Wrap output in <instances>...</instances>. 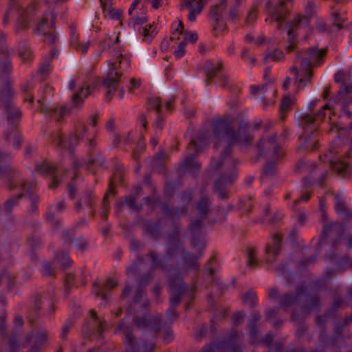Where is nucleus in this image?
<instances>
[{
    "instance_id": "1",
    "label": "nucleus",
    "mask_w": 352,
    "mask_h": 352,
    "mask_svg": "<svg viewBox=\"0 0 352 352\" xmlns=\"http://www.w3.org/2000/svg\"><path fill=\"white\" fill-rule=\"evenodd\" d=\"M211 133L201 131L199 136L192 139L188 149L192 150L193 153L188 155L179 165V173L186 171L193 173L201 168L199 162L195 161V157L201 151L211 140L215 147L218 148L223 142L227 143L219 161L212 158L210 167L220 170L221 175L214 182L213 190L217 192L221 199H228V188L237 178L236 164L238 160L231 155L232 146L239 144L243 148H248L252 144L254 137L250 133V124L248 122L241 120L235 129L234 119L230 115H224L211 120Z\"/></svg>"
},
{
    "instance_id": "2",
    "label": "nucleus",
    "mask_w": 352,
    "mask_h": 352,
    "mask_svg": "<svg viewBox=\"0 0 352 352\" xmlns=\"http://www.w3.org/2000/svg\"><path fill=\"white\" fill-rule=\"evenodd\" d=\"M327 52V48L318 49L316 47L297 51L296 59H301L300 69L294 65L291 67L290 72L294 75L298 89H303L310 83L313 76L312 67L323 64Z\"/></svg>"
},
{
    "instance_id": "3",
    "label": "nucleus",
    "mask_w": 352,
    "mask_h": 352,
    "mask_svg": "<svg viewBox=\"0 0 352 352\" xmlns=\"http://www.w3.org/2000/svg\"><path fill=\"white\" fill-rule=\"evenodd\" d=\"M12 156L10 153L0 151V176L8 179V188L10 190H17L19 193L9 198L4 204L6 212L11 213L14 206L25 195L28 182L23 179H17L19 173L12 166Z\"/></svg>"
},
{
    "instance_id": "4",
    "label": "nucleus",
    "mask_w": 352,
    "mask_h": 352,
    "mask_svg": "<svg viewBox=\"0 0 352 352\" xmlns=\"http://www.w3.org/2000/svg\"><path fill=\"white\" fill-rule=\"evenodd\" d=\"M325 117L322 111L316 113H303L300 117V125L303 129V134L300 137L302 145L309 151L315 150L318 145L319 126Z\"/></svg>"
},
{
    "instance_id": "5",
    "label": "nucleus",
    "mask_w": 352,
    "mask_h": 352,
    "mask_svg": "<svg viewBox=\"0 0 352 352\" xmlns=\"http://www.w3.org/2000/svg\"><path fill=\"white\" fill-rule=\"evenodd\" d=\"M4 118L3 137L6 141L13 138L12 145L19 149L22 145V138L19 131V125L22 118V111L14 104H6L3 107Z\"/></svg>"
},
{
    "instance_id": "6",
    "label": "nucleus",
    "mask_w": 352,
    "mask_h": 352,
    "mask_svg": "<svg viewBox=\"0 0 352 352\" xmlns=\"http://www.w3.org/2000/svg\"><path fill=\"white\" fill-rule=\"evenodd\" d=\"M195 210L198 219H192L190 229L192 233V245L193 248L204 249L205 244L202 239L196 236L201 231L204 226V220L206 219L208 214L212 210V201L207 196H203L196 204Z\"/></svg>"
},
{
    "instance_id": "7",
    "label": "nucleus",
    "mask_w": 352,
    "mask_h": 352,
    "mask_svg": "<svg viewBox=\"0 0 352 352\" xmlns=\"http://www.w3.org/2000/svg\"><path fill=\"white\" fill-rule=\"evenodd\" d=\"M112 69L109 70L107 76L103 79L102 84L107 89L105 99L110 102L112 98V93L114 92L118 85L122 76V72L130 66V60L128 58L120 54L117 60L111 63Z\"/></svg>"
},
{
    "instance_id": "8",
    "label": "nucleus",
    "mask_w": 352,
    "mask_h": 352,
    "mask_svg": "<svg viewBox=\"0 0 352 352\" xmlns=\"http://www.w3.org/2000/svg\"><path fill=\"white\" fill-rule=\"evenodd\" d=\"M294 0H277L273 3L268 0L265 3V8L269 14V18L265 21L278 23L277 29L281 28L282 24L285 22L293 8Z\"/></svg>"
},
{
    "instance_id": "9",
    "label": "nucleus",
    "mask_w": 352,
    "mask_h": 352,
    "mask_svg": "<svg viewBox=\"0 0 352 352\" xmlns=\"http://www.w3.org/2000/svg\"><path fill=\"white\" fill-rule=\"evenodd\" d=\"M117 332H122L124 334L123 340L126 352H153L155 349L153 343H144L140 346L134 340L132 335V329L124 322H120L116 329Z\"/></svg>"
},
{
    "instance_id": "10",
    "label": "nucleus",
    "mask_w": 352,
    "mask_h": 352,
    "mask_svg": "<svg viewBox=\"0 0 352 352\" xmlns=\"http://www.w3.org/2000/svg\"><path fill=\"white\" fill-rule=\"evenodd\" d=\"M56 19V16L54 12H45L34 30L35 34L45 36L44 41L48 44H53L56 40L54 32Z\"/></svg>"
},
{
    "instance_id": "11",
    "label": "nucleus",
    "mask_w": 352,
    "mask_h": 352,
    "mask_svg": "<svg viewBox=\"0 0 352 352\" xmlns=\"http://www.w3.org/2000/svg\"><path fill=\"white\" fill-rule=\"evenodd\" d=\"M238 338L237 331L232 329L228 340L205 345L202 347L200 352H241Z\"/></svg>"
},
{
    "instance_id": "12",
    "label": "nucleus",
    "mask_w": 352,
    "mask_h": 352,
    "mask_svg": "<svg viewBox=\"0 0 352 352\" xmlns=\"http://www.w3.org/2000/svg\"><path fill=\"white\" fill-rule=\"evenodd\" d=\"M305 292V287L303 285H298L296 293L285 294L279 296V292L276 287H272L267 289L268 299H279V307L287 309L296 305L301 295Z\"/></svg>"
},
{
    "instance_id": "13",
    "label": "nucleus",
    "mask_w": 352,
    "mask_h": 352,
    "mask_svg": "<svg viewBox=\"0 0 352 352\" xmlns=\"http://www.w3.org/2000/svg\"><path fill=\"white\" fill-rule=\"evenodd\" d=\"M192 191L190 190L184 191L179 194V201L184 205L181 208H174L170 207L166 204H162L161 206L162 213L171 221H175L176 219H179L182 215L188 216V205L192 200Z\"/></svg>"
},
{
    "instance_id": "14",
    "label": "nucleus",
    "mask_w": 352,
    "mask_h": 352,
    "mask_svg": "<svg viewBox=\"0 0 352 352\" xmlns=\"http://www.w3.org/2000/svg\"><path fill=\"white\" fill-rule=\"evenodd\" d=\"M223 67V61L219 60L214 63L212 60H207L205 63V70L206 72V82L208 84L214 82V78L218 81L214 82L218 83L222 88H228L230 85V79L226 75H219Z\"/></svg>"
},
{
    "instance_id": "15",
    "label": "nucleus",
    "mask_w": 352,
    "mask_h": 352,
    "mask_svg": "<svg viewBox=\"0 0 352 352\" xmlns=\"http://www.w3.org/2000/svg\"><path fill=\"white\" fill-rule=\"evenodd\" d=\"M38 103L40 104V111L56 122H61L65 117L71 115L74 108L72 104H59L54 107H50L45 104L44 98L38 99Z\"/></svg>"
},
{
    "instance_id": "16",
    "label": "nucleus",
    "mask_w": 352,
    "mask_h": 352,
    "mask_svg": "<svg viewBox=\"0 0 352 352\" xmlns=\"http://www.w3.org/2000/svg\"><path fill=\"white\" fill-rule=\"evenodd\" d=\"M89 314L91 322H87L82 328L85 339H89L94 333L95 329H97L99 338H103V333L107 328L104 318L99 317L94 309H91Z\"/></svg>"
},
{
    "instance_id": "17",
    "label": "nucleus",
    "mask_w": 352,
    "mask_h": 352,
    "mask_svg": "<svg viewBox=\"0 0 352 352\" xmlns=\"http://www.w3.org/2000/svg\"><path fill=\"white\" fill-rule=\"evenodd\" d=\"M169 286L171 290L170 297V307L176 308L182 300V296L185 292V283L180 275L170 276Z\"/></svg>"
},
{
    "instance_id": "18",
    "label": "nucleus",
    "mask_w": 352,
    "mask_h": 352,
    "mask_svg": "<svg viewBox=\"0 0 352 352\" xmlns=\"http://www.w3.org/2000/svg\"><path fill=\"white\" fill-rule=\"evenodd\" d=\"M257 148L258 156L266 155L270 151H272L273 157L275 159L278 160L283 157V153L276 143V135L261 139L257 143Z\"/></svg>"
},
{
    "instance_id": "19",
    "label": "nucleus",
    "mask_w": 352,
    "mask_h": 352,
    "mask_svg": "<svg viewBox=\"0 0 352 352\" xmlns=\"http://www.w3.org/2000/svg\"><path fill=\"white\" fill-rule=\"evenodd\" d=\"M250 89V93L252 95L261 94V99L263 102L264 109L274 103L276 90L272 84L270 83L263 85H252Z\"/></svg>"
},
{
    "instance_id": "20",
    "label": "nucleus",
    "mask_w": 352,
    "mask_h": 352,
    "mask_svg": "<svg viewBox=\"0 0 352 352\" xmlns=\"http://www.w3.org/2000/svg\"><path fill=\"white\" fill-rule=\"evenodd\" d=\"M282 240V234H274L272 237V243H266L264 257L266 263H272L276 261L281 250Z\"/></svg>"
},
{
    "instance_id": "21",
    "label": "nucleus",
    "mask_w": 352,
    "mask_h": 352,
    "mask_svg": "<svg viewBox=\"0 0 352 352\" xmlns=\"http://www.w3.org/2000/svg\"><path fill=\"white\" fill-rule=\"evenodd\" d=\"M6 35L0 30V70L2 76H6L12 70L8 47L6 45Z\"/></svg>"
},
{
    "instance_id": "22",
    "label": "nucleus",
    "mask_w": 352,
    "mask_h": 352,
    "mask_svg": "<svg viewBox=\"0 0 352 352\" xmlns=\"http://www.w3.org/2000/svg\"><path fill=\"white\" fill-rule=\"evenodd\" d=\"M36 169L41 174H49L51 175V183L49 184V188L51 189L56 188L61 183V179L58 177V170L56 166L47 161L36 166Z\"/></svg>"
},
{
    "instance_id": "23",
    "label": "nucleus",
    "mask_w": 352,
    "mask_h": 352,
    "mask_svg": "<svg viewBox=\"0 0 352 352\" xmlns=\"http://www.w3.org/2000/svg\"><path fill=\"white\" fill-rule=\"evenodd\" d=\"M133 322L139 329H146L151 327L155 333H159L162 327V317L157 316H149L148 318L136 316L133 318Z\"/></svg>"
},
{
    "instance_id": "24",
    "label": "nucleus",
    "mask_w": 352,
    "mask_h": 352,
    "mask_svg": "<svg viewBox=\"0 0 352 352\" xmlns=\"http://www.w3.org/2000/svg\"><path fill=\"white\" fill-rule=\"evenodd\" d=\"M82 203L89 208L90 215L94 217L96 214V196L91 190H84L81 197L76 202L74 208L78 213H80L82 210Z\"/></svg>"
},
{
    "instance_id": "25",
    "label": "nucleus",
    "mask_w": 352,
    "mask_h": 352,
    "mask_svg": "<svg viewBox=\"0 0 352 352\" xmlns=\"http://www.w3.org/2000/svg\"><path fill=\"white\" fill-rule=\"evenodd\" d=\"M91 88L87 82H84L79 89L72 97V104L78 110L83 107L85 100L91 94Z\"/></svg>"
},
{
    "instance_id": "26",
    "label": "nucleus",
    "mask_w": 352,
    "mask_h": 352,
    "mask_svg": "<svg viewBox=\"0 0 352 352\" xmlns=\"http://www.w3.org/2000/svg\"><path fill=\"white\" fill-rule=\"evenodd\" d=\"M96 297L107 300L112 289L117 286V282L112 278H108L105 283L100 285L98 282L93 284Z\"/></svg>"
},
{
    "instance_id": "27",
    "label": "nucleus",
    "mask_w": 352,
    "mask_h": 352,
    "mask_svg": "<svg viewBox=\"0 0 352 352\" xmlns=\"http://www.w3.org/2000/svg\"><path fill=\"white\" fill-rule=\"evenodd\" d=\"M87 144L89 147V160L88 164L90 166H96L104 168L105 160L100 153L95 148L96 142L94 138L88 139Z\"/></svg>"
},
{
    "instance_id": "28",
    "label": "nucleus",
    "mask_w": 352,
    "mask_h": 352,
    "mask_svg": "<svg viewBox=\"0 0 352 352\" xmlns=\"http://www.w3.org/2000/svg\"><path fill=\"white\" fill-rule=\"evenodd\" d=\"M309 19L308 17L301 15L296 16L289 23L287 30L289 43L295 42L296 36L295 30L300 28H305L308 25Z\"/></svg>"
},
{
    "instance_id": "29",
    "label": "nucleus",
    "mask_w": 352,
    "mask_h": 352,
    "mask_svg": "<svg viewBox=\"0 0 352 352\" xmlns=\"http://www.w3.org/2000/svg\"><path fill=\"white\" fill-rule=\"evenodd\" d=\"M25 197L30 201V214H38L39 197L36 193V186L33 182H28Z\"/></svg>"
},
{
    "instance_id": "30",
    "label": "nucleus",
    "mask_w": 352,
    "mask_h": 352,
    "mask_svg": "<svg viewBox=\"0 0 352 352\" xmlns=\"http://www.w3.org/2000/svg\"><path fill=\"white\" fill-rule=\"evenodd\" d=\"M58 50L52 48L50 50L49 55L44 58L43 61L40 65L38 69V74L42 76V80H45L46 76H47L52 69V67L51 65L52 60L54 57L58 56Z\"/></svg>"
},
{
    "instance_id": "31",
    "label": "nucleus",
    "mask_w": 352,
    "mask_h": 352,
    "mask_svg": "<svg viewBox=\"0 0 352 352\" xmlns=\"http://www.w3.org/2000/svg\"><path fill=\"white\" fill-rule=\"evenodd\" d=\"M184 5L189 10L188 19L190 21H195L197 15L199 14L203 8L202 0H183Z\"/></svg>"
},
{
    "instance_id": "32",
    "label": "nucleus",
    "mask_w": 352,
    "mask_h": 352,
    "mask_svg": "<svg viewBox=\"0 0 352 352\" xmlns=\"http://www.w3.org/2000/svg\"><path fill=\"white\" fill-rule=\"evenodd\" d=\"M69 34H70V40L69 45L71 47L74 48L78 52H80L82 54L87 53L88 48L89 47V42H87L84 45H80L79 42L78 34L76 33V28L74 25H70L69 26Z\"/></svg>"
},
{
    "instance_id": "33",
    "label": "nucleus",
    "mask_w": 352,
    "mask_h": 352,
    "mask_svg": "<svg viewBox=\"0 0 352 352\" xmlns=\"http://www.w3.org/2000/svg\"><path fill=\"white\" fill-rule=\"evenodd\" d=\"M182 254L183 255V260L185 263V270L186 271L189 270H199V264L197 262V260L199 258L202 256V254H200L199 256H196L184 249L182 250Z\"/></svg>"
},
{
    "instance_id": "34",
    "label": "nucleus",
    "mask_w": 352,
    "mask_h": 352,
    "mask_svg": "<svg viewBox=\"0 0 352 352\" xmlns=\"http://www.w3.org/2000/svg\"><path fill=\"white\" fill-rule=\"evenodd\" d=\"M42 305L41 294L38 293L34 294L30 300V307L28 312L29 317L31 318L32 320L38 316Z\"/></svg>"
},
{
    "instance_id": "35",
    "label": "nucleus",
    "mask_w": 352,
    "mask_h": 352,
    "mask_svg": "<svg viewBox=\"0 0 352 352\" xmlns=\"http://www.w3.org/2000/svg\"><path fill=\"white\" fill-rule=\"evenodd\" d=\"M116 194V191L113 189V182H111L109 185V188L103 197L100 208V217L105 221L107 219V215L110 209L109 196V195H115Z\"/></svg>"
},
{
    "instance_id": "36",
    "label": "nucleus",
    "mask_w": 352,
    "mask_h": 352,
    "mask_svg": "<svg viewBox=\"0 0 352 352\" xmlns=\"http://www.w3.org/2000/svg\"><path fill=\"white\" fill-rule=\"evenodd\" d=\"M148 256L151 259L152 269H160L164 272L168 270V267L166 262L168 258L166 256L161 257L157 255L155 251H151L148 253Z\"/></svg>"
},
{
    "instance_id": "37",
    "label": "nucleus",
    "mask_w": 352,
    "mask_h": 352,
    "mask_svg": "<svg viewBox=\"0 0 352 352\" xmlns=\"http://www.w3.org/2000/svg\"><path fill=\"white\" fill-rule=\"evenodd\" d=\"M15 283V277L9 272L4 270L0 273V289L10 291Z\"/></svg>"
},
{
    "instance_id": "38",
    "label": "nucleus",
    "mask_w": 352,
    "mask_h": 352,
    "mask_svg": "<svg viewBox=\"0 0 352 352\" xmlns=\"http://www.w3.org/2000/svg\"><path fill=\"white\" fill-rule=\"evenodd\" d=\"M227 7V0H219V2L210 8L209 15L212 21L223 19V12Z\"/></svg>"
},
{
    "instance_id": "39",
    "label": "nucleus",
    "mask_w": 352,
    "mask_h": 352,
    "mask_svg": "<svg viewBox=\"0 0 352 352\" xmlns=\"http://www.w3.org/2000/svg\"><path fill=\"white\" fill-rule=\"evenodd\" d=\"M17 52L19 56L23 61L29 60L32 57V52L29 43L27 41L19 42Z\"/></svg>"
},
{
    "instance_id": "40",
    "label": "nucleus",
    "mask_w": 352,
    "mask_h": 352,
    "mask_svg": "<svg viewBox=\"0 0 352 352\" xmlns=\"http://www.w3.org/2000/svg\"><path fill=\"white\" fill-rule=\"evenodd\" d=\"M138 32L142 37V41L148 43L153 40L157 33L156 26L154 24L140 27L138 29Z\"/></svg>"
},
{
    "instance_id": "41",
    "label": "nucleus",
    "mask_w": 352,
    "mask_h": 352,
    "mask_svg": "<svg viewBox=\"0 0 352 352\" xmlns=\"http://www.w3.org/2000/svg\"><path fill=\"white\" fill-rule=\"evenodd\" d=\"M348 78H351V80H352V69H350L349 71V72L346 74H344V72H338L334 75L335 82L337 83L340 82H342V87L338 93V100L344 99V97L348 95V94H345L342 96L340 95V93L342 91H344V82H345V81H346V79Z\"/></svg>"
},
{
    "instance_id": "42",
    "label": "nucleus",
    "mask_w": 352,
    "mask_h": 352,
    "mask_svg": "<svg viewBox=\"0 0 352 352\" xmlns=\"http://www.w3.org/2000/svg\"><path fill=\"white\" fill-rule=\"evenodd\" d=\"M170 246L166 250V257H173L175 255L179 248L180 240L179 239L178 232L172 234L168 239Z\"/></svg>"
},
{
    "instance_id": "43",
    "label": "nucleus",
    "mask_w": 352,
    "mask_h": 352,
    "mask_svg": "<svg viewBox=\"0 0 352 352\" xmlns=\"http://www.w3.org/2000/svg\"><path fill=\"white\" fill-rule=\"evenodd\" d=\"M82 224L87 225L85 219H82L80 222L77 223L75 227L70 229H65L62 231L61 237L65 243L72 245L76 239L74 238L75 235V230L76 228L80 226Z\"/></svg>"
},
{
    "instance_id": "44",
    "label": "nucleus",
    "mask_w": 352,
    "mask_h": 352,
    "mask_svg": "<svg viewBox=\"0 0 352 352\" xmlns=\"http://www.w3.org/2000/svg\"><path fill=\"white\" fill-rule=\"evenodd\" d=\"M333 23L329 27V33L338 32L344 28V23L346 19L340 15L338 12H334L331 14Z\"/></svg>"
},
{
    "instance_id": "45",
    "label": "nucleus",
    "mask_w": 352,
    "mask_h": 352,
    "mask_svg": "<svg viewBox=\"0 0 352 352\" xmlns=\"http://www.w3.org/2000/svg\"><path fill=\"white\" fill-rule=\"evenodd\" d=\"M160 222L147 221L144 223L143 228L145 232L152 237L157 239L160 234Z\"/></svg>"
},
{
    "instance_id": "46",
    "label": "nucleus",
    "mask_w": 352,
    "mask_h": 352,
    "mask_svg": "<svg viewBox=\"0 0 352 352\" xmlns=\"http://www.w3.org/2000/svg\"><path fill=\"white\" fill-rule=\"evenodd\" d=\"M164 152H159L153 157L151 162V168L153 170L162 173L165 170L164 164Z\"/></svg>"
},
{
    "instance_id": "47",
    "label": "nucleus",
    "mask_w": 352,
    "mask_h": 352,
    "mask_svg": "<svg viewBox=\"0 0 352 352\" xmlns=\"http://www.w3.org/2000/svg\"><path fill=\"white\" fill-rule=\"evenodd\" d=\"M320 305V300L318 296H310L307 302L302 307L304 314H309L311 311L318 309Z\"/></svg>"
},
{
    "instance_id": "48",
    "label": "nucleus",
    "mask_w": 352,
    "mask_h": 352,
    "mask_svg": "<svg viewBox=\"0 0 352 352\" xmlns=\"http://www.w3.org/2000/svg\"><path fill=\"white\" fill-rule=\"evenodd\" d=\"M247 256V265L252 269H254L259 264V261L257 258V250L254 247H248Z\"/></svg>"
},
{
    "instance_id": "49",
    "label": "nucleus",
    "mask_w": 352,
    "mask_h": 352,
    "mask_svg": "<svg viewBox=\"0 0 352 352\" xmlns=\"http://www.w3.org/2000/svg\"><path fill=\"white\" fill-rule=\"evenodd\" d=\"M49 331L46 327L39 328L35 333L34 342L39 345H45L48 342Z\"/></svg>"
},
{
    "instance_id": "50",
    "label": "nucleus",
    "mask_w": 352,
    "mask_h": 352,
    "mask_svg": "<svg viewBox=\"0 0 352 352\" xmlns=\"http://www.w3.org/2000/svg\"><path fill=\"white\" fill-rule=\"evenodd\" d=\"M34 84L32 82H27L21 85V88L23 94V100L28 101L30 104L33 103L34 97L32 95V91L34 88Z\"/></svg>"
},
{
    "instance_id": "51",
    "label": "nucleus",
    "mask_w": 352,
    "mask_h": 352,
    "mask_svg": "<svg viewBox=\"0 0 352 352\" xmlns=\"http://www.w3.org/2000/svg\"><path fill=\"white\" fill-rule=\"evenodd\" d=\"M54 207H50L45 214L46 221L51 224L54 228H59L61 226V221L56 216L53 211Z\"/></svg>"
},
{
    "instance_id": "52",
    "label": "nucleus",
    "mask_w": 352,
    "mask_h": 352,
    "mask_svg": "<svg viewBox=\"0 0 352 352\" xmlns=\"http://www.w3.org/2000/svg\"><path fill=\"white\" fill-rule=\"evenodd\" d=\"M28 24L27 12L25 10H21L16 23V32L18 33L21 30L27 29Z\"/></svg>"
},
{
    "instance_id": "53",
    "label": "nucleus",
    "mask_w": 352,
    "mask_h": 352,
    "mask_svg": "<svg viewBox=\"0 0 352 352\" xmlns=\"http://www.w3.org/2000/svg\"><path fill=\"white\" fill-rule=\"evenodd\" d=\"M352 162L346 160H338L331 162L332 169L337 171L338 173H344L348 171L349 166Z\"/></svg>"
},
{
    "instance_id": "54",
    "label": "nucleus",
    "mask_w": 352,
    "mask_h": 352,
    "mask_svg": "<svg viewBox=\"0 0 352 352\" xmlns=\"http://www.w3.org/2000/svg\"><path fill=\"white\" fill-rule=\"evenodd\" d=\"M242 301L244 304L249 305L250 307H255L258 304V298L255 292L248 291L242 297Z\"/></svg>"
},
{
    "instance_id": "55",
    "label": "nucleus",
    "mask_w": 352,
    "mask_h": 352,
    "mask_svg": "<svg viewBox=\"0 0 352 352\" xmlns=\"http://www.w3.org/2000/svg\"><path fill=\"white\" fill-rule=\"evenodd\" d=\"M51 142L58 148L64 149L66 148V144L63 141V134L60 131H56L50 136Z\"/></svg>"
},
{
    "instance_id": "56",
    "label": "nucleus",
    "mask_w": 352,
    "mask_h": 352,
    "mask_svg": "<svg viewBox=\"0 0 352 352\" xmlns=\"http://www.w3.org/2000/svg\"><path fill=\"white\" fill-rule=\"evenodd\" d=\"M55 260L61 262L65 268L71 266L72 263L69 252H57L55 255Z\"/></svg>"
},
{
    "instance_id": "57",
    "label": "nucleus",
    "mask_w": 352,
    "mask_h": 352,
    "mask_svg": "<svg viewBox=\"0 0 352 352\" xmlns=\"http://www.w3.org/2000/svg\"><path fill=\"white\" fill-rule=\"evenodd\" d=\"M276 173V166L274 162H269L263 168V175L261 180L265 177H272L275 175Z\"/></svg>"
},
{
    "instance_id": "58",
    "label": "nucleus",
    "mask_w": 352,
    "mask_h": 352,
    "mask_svg": "<svg viewBox=\"0 0 352 352\" xmlns=\"http://www.w3.org/2000/svg\"><path fill=\"white\" fill-rule=\"evenodd\" d=\"M227 30V25L223 19L213 21V32L215 36L222 34Z\"/></svg>"
},
{
    "instance_id": "59",
    "label": "nucleus",
    "mask_w": 352,
    "mask_h": 352,
    "mask_svg": "<svg viewBox=\"0 0 352 352\" xmlns=\"http://www.w3.org/2000/svg\"><path fill=\"white\" fill-rule=\"evenodd\" d=\"M342 104V113L346 116L348 118H352V112L350 111L348 109V106L350 103H352V95L351 96H346L344 97V99L340 100Z\"/></svg>"
},
{
    "instance_id": "60",
    "label": "nucleus",
    "mask_w": 352,
    "mask_h": 352,
    "mask_svg": "<svg viewBox=\"0 0 352 352\" xmlns=\"http://www.w3.org/2000/svg\"><path fill=\"white\" fill-rule=\"evenodd\" d=\"M148 111L151 109H155L157 111V113L161 112L162 107V101L161 99L158 97H152L148 100Z\"/></svg>"
},
{
    "instance_id": "61",
    "label": "nucleus",
    "mask_w": 352,
    "mask_h": 352,
    "mask_svg": "<svg viewBox=\"0 0 352 352\" xmlns=\"http://www.w3.org/2000/svg\"><path fill=\"white\" fill-rule=\"evenodd\" d=\"M78 250L84 252L88 249L89 242L82 236L76 239L74 241Z\"/></svg>"
},
{
    "instance_id": "62",
    "label": "nucleus",
    "mask_w": 352,
    "mask_h": 352,
    "mask_svg": "<svg viewBox=\"0 0 352 352\" xmlns=\"http://www.w3.org/2000/svg\"><path fill=\"white\" fill-rule=\"evenodd\" d=\"M261 318V316L259 313H254L251 315L250 318V333L252 336H254L256 331V322Z\"/></svg>"
},
{
    "instance_id": "63",
    "label": "nucleus",
    "mask_w": 352,
    "mask_h": 352,
    "mask_svg": "<svg viewBox=\"0 0 352 352\" xmlns=\"http://www.w3.org/2000/svg\"><path fill=\"white\" fill-rule=\"evenodd\" d=\"M292 104V100L289 96H285L282 99V102L280 106V113L281 119H284V112L289 110Z\"/></svg>"
},
{
    "instance_id": "64",
    "label": "nucleus",
    "mask_w": 352,
    "mask_h": 352,
    "mask_svg": "<svg viewBox=\"0 0 352 352\" xmlns=\"http://www.w3.org/2000/svg\"><path fill=\"white\" fill-rule=\"evenodd\" d=\"M73 326L74 321L72 320L69 319L66 320V322L64 323V325L62 329V332L60 333V338L62 339H65L67 338L68 333H69Z\"/></svg>"
}]
</instances>
